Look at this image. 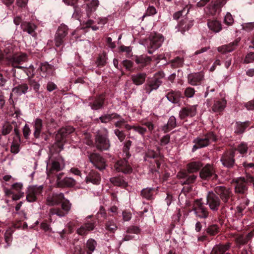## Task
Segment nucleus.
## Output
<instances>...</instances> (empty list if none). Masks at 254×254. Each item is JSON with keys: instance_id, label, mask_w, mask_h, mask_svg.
<instances>
[{"instance_id": "nucleus-35", "label": "nucleus", "mask_w": 254, "mask_h": 254, "mask_svg": "<svg viewBox=\"0 0 254 254\" xmlns=\"http://www.w3.org/2000/svg\"><path fill=\"white\" fill-rule=\"evenodd\" d=\"M43 127V121L41 119L37 118L34 121V131L33 135L36 138H39L40 137V134L41 133V129Z\"/></svg>"}, {"instance_id": "nucleus-60", "label": "nucleus", "mask_w": 254, "mask_h": 254, "mask_svg": "<svg viewBox=\"0 0 254 254\" xmlns=\"http://www.w3.org/2000/svg\"><path fill=\"white\" fill-rule=\"evenodd\" d=\"M130 129H133L134 131L138 132L142 135H144L145 133L146 132V129L141 126H133L130 127Z\"/></svg>"}, {"instance_id": "nucleus-23", "label": "nucleus", "mask_w": 254, "mask_h": 254, "mask_svg": "<svg viewBox=\"0 0 254 254\" xmlns=\"http://www.w3.org/2000/svg\"><path fill=\"white\" fill-rule=\"evenodd\" d=\"M227 101L224 98L216 99L214 100L212 107V111L220 114L226 107Z\"/></svg>"}, {"instance_id": "nucleus-36", "label": "nucleus", "mask_w": 254, "mask_h": 254, "mask_svg": "<svg viewBox=\"0 0 254 254\" xmlns=\"http://www.w3.org/2000/svg\"><path fill=\"white\" fill-rule=\"evenodd\" d=\"M230 243L223 245H217L213 248L211 254H224L230 248Z\"/></svg>"}, {"instance_id": "nucleus-54", "label": "nucleus", "mask_w": 254, "mask_h": 254, "mask_svg": "<svg viewBox=\"0 0 254 254\" xmlns=\"http://www.w3.org/2000/svg\"><path fill=\"white\" fill-rule=\"evenodd\" d=\"M21 69L23 70L24 72L28 76V78H32L34 76V68L32 65H30L28 68L24 67V68Z\"/></svg>"}, {"instance_id": "nucleus-41", "label": "nucleus", "mask_w": 254, "mask_h": 254, "mask_svg": "<svg viewBox=\"0 0 254 254\" xmlns=\"http://www.w3.org/2000/svg\"><path fill=\"white\" fill-rule=\"evenodd\" d=\"M191 7V5L189 3L184 4L182 9L175 12L174 14V19L177 20L183 14H187Z\"/></svg>"}, {"instance_id": "nucleus-22", "label": "nucleus", "mask_w": 254, "mask_h": 254, "mask_svg": "<svg viewBox=\"0 0 254 254\" xmlns=\"http://www.w3.org/2000/svg\"><path fill=\"white\" fill-rule=\"evenodd\" d=\"M40 69L42 77L46 78L47 76L53 75L55 72L54 65L49 64L48 62L40 64Z\"/></svg>"}, {"instance_id": "nucleus-53", "label": "nucleus", "mask_w": 254, "mask_h": 254, "mask_svg": "<svg viewBox=\"0 0 254 254\" xmlns=\"http://www.w3.org/2000/svg\"><path fill=\"white\" fill-rule=\"evenodd\" d=\"M207 233L211 235H215L219 232V227L217 225H212L207 229Z\"/></svg>"}, {"instance_id": "nucleus-11", "label": "nucleus", "mask_w": 254, "mask_h": 254, "mask_svg": "<svg viewBox=\"0 0 254 254\" xmlns=\"http://www.w3.org/2000/svg\"><path fill=\"white\" fill-rule=\"evenodd\" d=\"M214 191L217 195H219L224 203H230L232 200L233 194L229 188L223 186H217L214 189Z\"/></svg>"}, {"instance_id": "nucleus-5", "label": "nucleus", "mask_w": 254, "mask_h": 254, "mask_svg": "<svg viewBox=\"0 0 254 254\" xmlns=\"http://www.w3.org/2000/svg\"><path fill=\"white\" fill-rule=\"evenodd\" d=\"M216 140L217 137L213 132H209L202 137H197L193 141L195 144L193 146L192 151L194 152L198 148L207 146L211 142Z\"/></svg>"}, {"instance_id": "nucleus-4", "label": "nucleus", "mask_w": 254, "mask_h": 254, "mask_svg": "<svg viewBox=\"0 0 254 254\" xmlns=\"http://www.w3.org/2000/svg\"><path fill=\"white\" fill-rule=\"evenodd\" d=\"M195 216L200 219H206L209 211L202 198L195 199L192 204V210Z\"/></svg>"}, {"instance_id": "nucleus-49", "label": "nucleus", "mask_w": 254, "mask_h": 254, "mask_svg": "<svg viewBox=\"0 0 254 254\" xmlns=\"http://www.w3.org/2000/svg\"><path fill=\"white\" fill-rule=\"evenodd\" d=\"M74 12L72 14V17L77 20H79L83 14L81 7L76 5L73 7Z\"/></svg>"}, {"instance_id": "nucleus-58", "label": "nucleus", "mask_w": 254, "mask_h": 254, "mask_svg": "<svg viewBox=\"0 0 254 254\" xmlns=\"http://www.w3.org/2000/svg\"><path fill=\"white\" fill-rule=\"evenodd\" d=\"M140 230L139 227L137 226H131L127 228V233L128 234H138L140 233Z\"/></svg>"}, {"instance_id": "nucleus-20", "label": "nucleus", "mask_w": 254, "mask_h": 254, "mask_svg": "<svg viewBox=\"0 0 254 254\" xmlns=\"http://www.w3.org/2000/svg\"><path fill=\"white\" fill-rule=\"evenodd\" d=\"M95 143L97 149L101 150H107L110 147L109 140L106 136L101 134L96 136Z\"/></svg>"}, {"instance_id": "nucleus-57", "label": "nucleus", "mask_w": 254, "mask_h": 254, "mask_svg": "<svg viewBox=\"0 0 254 254\" xmlns=\"http://www.w3.org/2000/svg\"><path fill=\"white\" fill-rule=\"evenodd\" d=\"M194 93V89L190 87H187L184 91V94L187 98H192Z\"/></svg>"}, {"instance_id": "nucleus-19", "label": "nucleus", "mask_w": 254, "mask_h": 254, "mask_svg": "<svg viewBox=\"0 0 254 254\" xmlns=\"http://www.w3.org/2000/svg\"><path fill=\"white\" fill-rule=\"evenodd\" d=\"M197 105L188 106L182 108L179 113V117L181 119L187 117H193L196 113Z\"/></svg>"}, {"instance_id": "nucleus-46", "label": "nucleus", "mask_w": 254, "mask_h": 254, "mask_svg": "<svg viewBox=\"0 0 254 254\" xmlns=\"http://www.w3.org/2000/svg\"><path fill=\"white\" fill-rule=\"evenodd\" d=\"M13 125L12 124V122L10 123L7 122L4 123L2 127L1 134L3 135L8 134L11 131Z\"/></svg>"}, {"instance_id": "nucleus-3", "label": "nucleus", "mask_w": 254, "mask_h": 254, "mask_svg": "<svg viewBox=\"0 0 254 254\" xmlns=\"http://www.w3.org/2000/svg\"><path fill=\"white\" fill-rule=\"evenodd\" d=\"M50 160L47 165V174L49 178H52L57 172L62 170L64 167V160L60 156L59 153H52Z\"/></svg>"}, {"instance_id": "nucleus-48", "label": "nucleus", "mask_w": 254, "mask_h": 254, "mask_svg": "<svg viewBox=\"0 0 254 254\" xmlns=\"http://www.w3.org/2000/svg\"><path fill=\"white\" fill-rule=\"evenodd\" d=\"M107 59L106 54L103 53L99 55L96 63L97 66L98 67H102L104 66L106 63Z\"/></svg>"}, {"instance_id": "nucleus-34", "label": "nucleus", "mask_w": 254, "mask_h": 254, "mask_svg": "<svg viewBox=\"0 0 254 254\" xmlns=\"http://www.w3.org/2000/svg\"><path fill=\"white\" fill-rule=\"evenodd\" d=\"M202 164L200 161H193L189 163L187 165L188 173H193L197 172L202 167Z\"/></svg>"}, {"instance_id": "nucleus-62", "label": "nucleus", "mask_w": 254, "mask_h": 254, "mask_svg": "<svg viewBox=\"0 0 254 254\" xmlns=\"http://www.w3.org/2000/svg\"><path fill=\"white\" fill-rule=\"evenodd\" d=\"M114 132L120 141L122 142L125 139L126 135L123 131H121L119 129H115L114 130Z\"/></svg>"}, {"instance_id": "nucleus-63", "label": "nucleus", "mask_w": 254, "mask_h": 254, "mask_svg": "<svg viewBox=\"0 0 254 254\" xmlns=\"http://www.w3.org/2000/svg\"><path fill=\"white\" fill-rule=\"evenodd\" d=\"M254 61V53L251 52L248 54L245 59V63L248 64L253 62Z\"/></svg>"}, {"instance_id": "nucleus-27", "label": "nucleus", "mask_w": 254, "mask_h": 254, "mask_svg": "<svg viewBox=\"0 0 254 254\" xmlns=\"http://www.w3.org/2000/svg\"><path fill=\"white\" fill-rule=\"evenodd\" d=\"M85 180L86 183H92L98 185L101 181L100 175L97 171L92 170L86 176Z\"/></svg>"}, {"instance_id": "nucleus-1", "label": "nucleus", "mask_w": 254, "mask_h": 254, "mask_svg": "<svg viewBox=\"0 0 254 254\" xmlns=\"http://www.w3.org/2000/svg\"><path fill=\"white\" fill-rule=\"evenodd\" d=\"M47 204L48 205H58L62 203L61 207H54L50 209L49 215H57L60 217L65 216L70 209L71 203L67 199H65L63 193H53L47 198Z\"/></svg>"}, {"instance_id": "nucleus-38", "label": "nucleus", "mask_w": 254, "mask_h": 254, "mask_svg": "<svg viewBox=\"0 0 254 254\" xmlns=\"http://www.w3.org/2000/svg\"><path fill=\"white\" fill-rule=\"evenodd\" d=\"M250 124L251 123L249 121L236 122L235 132L238 134L243 133Z\"/></svg>"}, {"instance_id": "nucleus-42", "label": "nucleus", "mask_w": 254, "mask_h": 254, "mask_svg": "<svg viewBox=\"0 0 254 254\" xmlns=\"http://www.w3.org/2000/svg\"><path fill=\"white\" fill-rule=\"evenodd\" d=\"M28 89V86L26 83L19 84L12 89V92L19 95L25 94Z\"/></svg>"}, {"instance_id": "nucleus-17", "label": "nucleus", "mask_w": 254, "mask_h": 254, "mask_svg": "<svg viewBox=\"0 0 254 254\" xmlns=\"http://www.w3.org/2000/svg\"><path fill=\"white\" fill-rule=\"evenodd\" d=\"M90 161L98 169L101 170L105 169L106 163L105 159L99 154L91 153L88 155Z\"/></svg>"}, {"instance_id": "nucleus-55", "label": "nucleus", "mask_w": 254, "mask_h": 254, "mask_svg": "<svg viewBox=\"0 0 254 254\" xmlns=\"http://www.w3.org/2000/svg\"><path fill=\"white\" fill-rule=\"evenodd\" d=\"M28 81L29 84L33 88L36 92H37L40 86V84L31 78H28Z\"/></svg>"}, {"instance_id": "nucleus-12", "label": "nucleus", "mask_w": 254, "mask_h": 254, "mask_svg": "<svg viewBox=\"0 0 254 254\" xmlns=\"http://www.w3.org/2000/svg\"><path fill=\"white\" fill-rule=\"evenodd\" d=\"M165 74L163 71H159L154 75L155 79L150 81L145 85V90L147 94H150L153 90H156L162 84L160 78H163Z\"/></svg>"}, {"instance_id": "nucleus-32", "label": "nucleus", "mask_w": 254, "mask_h": 254, "mask_svg": "<svg viewBox=\"0 0 254 254\" xmlns=\"http://www.w3.org/2000/svg\"><path fill=\"white\" fill-rule=\"evenodd\" d=\"M21 28L23 31L27 32L33 36L35 34V30L36 26L33 23L27 21L23 22L21 24Z\"/></svg>"}, {"instance_id": "nucleus-26", "label": "nucleus", "mask_w": 254, "mask_h": 254, "mask_svg": "<svg viewBox=\"0 0 254 254\" xmlns=\"http://www.w3.org/2000/svg\"><path fill=\"white\" fill-rule=\"evenodd\" d=\"M244 179L242 177L238 178L236 181L235 191L236 193L245 194L248 190V187L244 183Z\"/></svg>"}, {"instance_id": "nucleus-21", "label": "nucleus", "mask_w": 254, "mask_h": 254, "mask_svg": "<svg viewBox=\"0 0 254 254\" xmlns=\"http://www.w3.org/2000/svg\"><path fill=\"white\" fill-rule=\"evenodd\" d=\"M114 167L118 172L129 174L132 172V168L126 159L121 160L116 162Z\"/></svg>"}, {"instance_id": "nucleus-7", "label": "nucleus", "mask_w": 254, "mask_h": 254, "mask_svg": "<svg viewBox=\"0 0 254 254\" xmlns=\"http://www.w3.org/2000/svg\"><path fill=\"white\" fill-rule=\"evenodd\" d=\"M149 44L148 46V52L149 54H152L156 50L161 47L163 41V36L159 33H152L150 34L149 37Z\"/></svg>"}, {"instance_id": "nucleus-52", "label": "nucleus", "mask_w": 254, "mask_h": 254, "mask_svg": "<svg viewBox=\"0 0 254 254\" xmlns=\"http://www.w3.org/2000/svg\"><path fill=\"white\" fill-rule=\"evenodd\" d=\"M157 13V10L154 6H149L147 8L145 13L143 15L142 18V20L143 18L148 16H152Z\"/></svg>"}, {"instance_id": "nucleus-28", "label": "nucleus", "mask_w": 254, "mask_h": 254, "mask_svg": "<svg viewBox=\"0 0 254 254\" xmlns=\"http://www.w3.org/2000/svg\"><path fill=\"white\" fill-rule=\"evenodd\" d=\"M13 54V49L11 46L6 47L3 51L0 50V62L6 64L8 62V57H12Z\"/></svg>"}, {"instance_id": "nucleus-16", "label": "nucleus", "mask_w": 254, "mask_h": 254, "mask_svg": "<svg viewBox=\"0 0 254 254\" xmlns=\"http://www.w3.org/2000/svg\"><path fill=\"white\" fill-rule=\"evenodd\" d=\"M199 176L201 178L204 180H208L210 178L214 180L217 177L214 167L209 164H207L202 168L199 173Z\"/></svg>"}, {"instance_id": "nucleus-15", "label": "nucleus", "mask_w": 254, "mask_h": 254, "mask_svg": "<svg viewBox=\"0 0 254 254\" xmlns=\"http://www.w3.org/2000/svg\"><path fill=\"white\" fill-rule=\"evenodd\" d=\"M207 203L211 210L217 211L221 204L218 196L212 191H209L207 195Z\"/></svg>"}, {"instance_id": "nucleus-13", "label": "nucleus", "mask_w": 254, "mask_h": 254, "mask_svg": "<svg viewBox=\"0 0 254 254\" xmlns=\"http://www.w3.org/2000/svg\"><path fill=\"white\" fill-rule=\"evenodd\" d=\"M64 175L63 173H60L57 174L55 176L56 178V184L59 188L68 187L71 188L75 186L76 184L75 180L70 177H65L62 179Z\"/></svg>"}, {"instance_id": "nucleus-51", "label": "nucleus", "mask_w": 254, "mask_h": 254, "mask_svg": "<svg viewBox=\"0 0 254 254\" xmlns=\"http://www.w3.org/2000/svg\"><path fill=\"white\" fill-rule=\"evenodd\" d=\"M152 189L146 188L142 190L141 195L142 196L146 198L147 199H150L152 198L153 192Z\"/></svg>"}, {"instance_id": "nucleus-18", "label": "nucleus", "mask_w": 254, "mask_h": 254, "mask_svg": "<svg viewBox=\"0 0 254 254\" xmlns=\"http://www.w3.org/2000/svg\"><path fill=\"white\" fill-rule=\"evenodd\" d=\"M203 79L204 74L201 72L190 73L188 75V82L192 86L200 85Z\"/></svg>"}, {"instance_id": "nucleus-61", "label": "nucleus", "mask_w": 254, "mask_h": 254, "mask_svg": "<svg viewBox=\"0 0 254 254\" xmlns=\"http://www.w3.org/2000/svg\"><path fill=\"white\" fill-rule=\"evenodd\" d=\"M4 239L8 246H10L12 241V234L9 231H6L4 234Z\"/></svg>"}, {"instance_id": "nucleus-10", "label": "nucleus", "mask_w": 254, "mask_h": 254, "mask_svg": "<svg viewBox=\"0 0 254 254\" xmlns=\"http://www.w3.org/2000/svg\"><path fill=\"white\" fill-rule=\"evenodd\" d=\"M96 225V220L92 218L91 216H89L86 218L84 223L77 229V233L81 236H85L93 230Z\"/></svg>"}, {"instance_id": "nucleus-43", "label": "nucleus", "mask_w": 254, "mask_h": 254, "mask_svg": "<svg viewBox=\"0 0 254 254\" xmlns=\"http://www.w3.org/2000/svg\"><path fill=\"white\" fill-rule=\"evenodd\" d=\"M206 8L208 9L207 12L212 15L219 13L221 10L220 8H218V6L216 5L214 1H212Z\"/></svg>"}, {"instance_id": "nucleus-30", "label": "nucleus", "mask_w": 254, "mask_h": 254, "mask_svg": "<svg viewBox=\"0 0 254 254\" xmlns=\"http://www.w3.org/2000/svg\"><path fill=\"white\" fill-rule=\"evenodd\" d=\"M193 25V21L189 20L187 18H184L182 19L178 24L179 30L182 33L188 30Z\"/></svg>"}, {"instance_id": "nucleus-47", "label": "nucleus", "mask_w": 254, "mask_h": 254, "mask_svg": "<svg viewBox=\"0 0 254 254\" xmlns=\"http://www.w3.org/2000/svg\"><path fill=\"white\" fill-rule=\"evenodd\" d=\"M107 217L106 212L105 209L103 207L101 206L99 211L98 212L96 215V219L98 222H102Z\"/></svg>"}, {"instance_id": "nucleus-39", "label": "nucleus", "mask_w": 254, "mask_h": 254, "mask_svg": "<svg viewBox=\"0 0 254 254\" xmlns=\"http://www.w3.org/2000/svg\"><path fill=\"white\" fill-rule=\"evenodd\" d=\"M151 58L144 55L136 56L135 58V63L138 64H140L142 67L149 64Z\"/></svg>"}, {"instance_id": "nucleus-64", "label": "nucleus", "mask_w": 254, "mask_h": 254, "mask_svg": "<svg viewBox=\"0 0 254 254\" xmlns=\"http://www.w3.org/2000/svg\"><path fill=\"white\" fill-rule=\"evenodd\" d=\"M244 106L249 111H254V100L245 103Z\"/></svg>"}, {"instance_id": "nucleus-25", "label": "nucleus", "mask_w": 254, "mask_h": 254, "mask_svg": "<svg viewBox=\"0 0 254 254\" xmlns=\"http://www.w3.org/2000/svg\"><path fill=\"white\" fill-rule=\"evenodd\" d=\"M99 2L98 0H92L90 2L87 3L86 5H83L82 7L85 8L86 12V16L90 18L92 13L96 11Z\"/></svg>"}, {"instance_id": "nucleus-31", "label": "nucleus", "mask_w": 254, "mask_h": 254, "mask_svg": "<svg viewBox=\"0 0 254 254\" xmlns=\"http://www.w3.org/2000/svg\"><path fill=\"white\" fill-rule=\"evenodd\" d=\"M182 97V93L179 91L171 90L166 95L167 99L171 103L174 104L179 103Z\"/></svg>"}, {"instance_id": "nucleus-45", "label": "nucleus", "mask_w": 254, "mask_h": 254, "mask_svg": "<svg viewBox=\"0 0 254 254\" xmlns=\"http://www.w3.org/2000/svg\"><path fill=\"white\" fill-rule=\"evenodd\" d=\"M97 243L95 240L93 239H89L86 243L87 253V254H91L94 251Z\"/></svg>"}, {"instance_id": "nucleus-6", "label": "nucleus", "mask_w": 254, "mask_h": 254, "mask_svg": "<svg viewBox=\"0 0 254 254\" xmlns=\"http://www.w3.org/2000/svg\"><path fill=\"white\" fill-rule=\"evenodd\" d=\"M8 62L6 63V65H11L12 67H17V68H24V66L20 65L22 63L27 61V55L25 53H20L19 54H14L12 57H8Z\"/></svg>"}, {"instance_id": "nucleus-40", "label": "nucleus", "mask_w": 254, "mask_h": 254, "mask_svg": "<svg viewBox=\"0 0 254 254\" xmlns=\"http://www.w3.org/2000/svg\"><path fill=\"white\" fill-rule=\"evenodd\" d=\"M146 77V74L144 73H139L136 74L132 75L131 79L133 82L137 85H139L143 83Z\"/></svg>"}, {"instance_id": "nucleus-44", "label": "nucleus", "mask_w": 254, "mask_h": 254, "mask_svg": "<svg viewBox=\"0 0 254 254\" xmlns=\"http://www.w3.org/2000/svg\"><path fill=\"white\" fill-rule=\"evenodd\" d=\"M176 126V119L174 116H171L169 118L168 123L166 125H165L163 129L165 131H168Z\"/></svg>"}, {"instance_id": "nucleus-8", "label": "nucleus", "mask_w": 254, "mask_h": 254, "mask_svg": "<svg viewBox=\"0 0 254 254\" xmlns=\"http://www.w3.org/2000/svg\"><path fill=\"white\" fill-rule=\"evenodd\" d=\"M68 31V27L64 24H61L59 27L55 35V42L57 47L64 46Z\"/></svg>"}, {"instance_id": "nucleus-9", "label": "nucleus", "mask_w": 254, "mask_h": 254, "mask_svg": "<svg viewBox=\"0 0 254 254\" xmlns=\"http://www.w3.org/2000/svg\"><path fill=\"white\" fill-rule=\"evenodd\" d=\"M43 186H29L26 192V199L28 202H36L38 200V197L43 192Z\"/></svg>"}, {"instance_id": "nucleus-29", "label": "nucleus", "mask_w": 254, "mask_h": 254, "mask_svg": "<svg viewBox=\"0 0 254 254\" xmlns=\"http://www.w3.org/2000/svg\"><path fill=\"white\" fill-rule=\"evenodd\" d=\"M238 42L239 41L236 40L233 42L230 43L228 45H225L219 47L217 48V50L219 52L223 54L231 52L234 51L235 48L237 46Z\"/></svg>"}, {"instance_id": "nucleus-56", "label": "nucleus", "mask_w": 254, "mask_h": 254, "mask_svg": "<svg viewBox=\"0 0 254 254\" xmlns=\"http://www.w3.org/2000/svg\"><path fill=\"white\" fill-rule=\"evenodd\" d=\"M234 19L230 12H227L224 18V23L228 25H231L234 23Z\"/></svg>"}, {"instance_id": "nucleus-33", "label": "nucleus", "mask_w": 254, "mask_h": 254, "mask_svg": "<svg viewBox=\"0 0 254 254\" xmlns=\"http://www.w3.org/2000/svg\"><path fill=\"white\" fill-rule=\"evenodd\" d=\"M248 144L245 142H242L239 144L237 147L232 148V150H234L235 154L237 153L240 154L239 157H243L245 156L248 152Z\"/></svg>"}, {"instance_id": "nucleus-50", "label": "nucleus", "mask_w": 254, "mask_h": 254, "mask_svg": "<svg viewBox=\"0 0 254 254\" xmlns=\"http://www.w3.org/2000/svg\"><path fill=\"white\" fill-rule=\"evenodd\" d=\"M112 184L115 186L125 187L127 183L122 177H115L112 178Z\"/></svg>"}, {"instance_id": "nucleus-14", "label": "nucleus", "mask_w": 254, "mask_h": 254, "mask_svg": "<svg viewBox=\"0 0 254 254\" xmlns=\"http://www.w3.org/2000/svg\"><path fill=\"white\" fill-rule=\"evenodd\" d=\"M235 151L232 149L224 153L220 159L223 165L229 168L233 167L235 165Z\"/></svg>"}, {"instance_id": "nucleus-2", "label": "nucleus", "mask_w": 254, "mask_h": 254, "mask_svg": "<svg viewBox=\"0 0 254 254\" xmlns=\"http://www.w3.org/2000/svg\"><path fill=\"white\" fill-rule=\"evenodd\" d=\"M74 131V128L71 126L61 128L56 135V142L50 148V152L52 153H59L63 149V142L65 138Z\"/></svg>"}, {"instance_id": "nucleus-59", "label": "nucleus", "mask_w": 254, "mask_h": 254, "mask_svg": "<svg viewBox=\"0 0 254 254\" xmlns=\"http://www.w3.org/2000/svg\"><path fill=\"white\" fill-rule=\"evenodd\" d=\"M249 204V200H247L245 204H241L236 207L237 212L239 216L243 215V212L244 210L246 208V206H247Z\"/></svg>"}, {"instance_id": "nucleus-37", "label": "nucleus", "mask_w": 254, "mask_h": 254, "mask_svg": "<svg viewBox=\"0 0 254 254\" xmlns=\"http://www.w3.org/2000/svg\"><path fill=\"white\" fill-rule=\"evenodd\" d=\"M207 25L210 30L216 33L219 32L222 29L221 22L217 20H208Z\"/></svg>"}, {"instance_id": "nucleus-24", "label": "nucleus", "mask_w": 254, "mask_h": 254, "mask_svg": "<svg viewBox=\"0 0 254 254\" xmlns=\"http://www.w3.org/2000/svg\"><path fill=\"white\" fill-rule=\"evenodd\" d=\"M105 97L104 94H101L99 96L92 98L90 100L89 102V106L91 107V108L93 110H98L101 108L105 101Z\"/></svg>"}]
</instances>
